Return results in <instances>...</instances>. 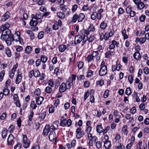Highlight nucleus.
I'll return each instance as SVG.
<instances>
[{"label":"nucleus","instance_id":"f03ea898","mask_svg":"<svg viewBox=\"0 0 149 149\" xmlns=\"http://www.w3.org/2000/svg\"><path fill=\"white\" fill-rule=\"evenodd\" d=\"M85 34H84L82 33H80L75 37L74 43L75 44H77L82 41L83 43L82 45H83L87 40H85Z\"/></svg>","mask_w":149,"mask_h":149},{"label":"nucleus","instance_id":"c9c22d12","mask_svg":"<svg viewBox=\"0 0 149 149\" xmlns=\"http://www.w3.org/2000/svg\"><path fill=\"white\" fill-rule=\"evenodd\" d=\"M98 15L97 13L95 12H93L91 15V18L93 20H95L96 18L97 19Z\"/></svg>","mask_w":149,"mask_h":149},{"label":"nucleus","instance_id":"13d9d810","mask_svg":"<svg viewBox=\"0 0 149 149\" xmlns=\"http://www.w3.org/2000/svg\"><path fill=\"white\" fill-rule=\"evenodd\" d=\"M144 73L146 75H148L149 73V69L147 67L144 68Z\"/></svg>","mask_w":149,"mask_h":149},{"label":"nucleus","instance_id":"ea45409f","mask_svg":"<svg viewBox=\"0 0 149 149\" xmlns=\"http://www.w3.org/2000/svg\"><path fill=\"white\" fill-rule=\"evenodd\" d=\"M95 30V27L93 24H91L88 28V31H94Z\"/></svg>","mask_w":149,"mask_h":149},{"label":"nucleus","instance_id":"79ce46f5","mask_svg":"<svg viewBox=\"0 0 149 149\" xmlns=\"http://www.w3.org/2000/svg\"><path fill=\"white\" fill-rule=\"evenodd\" d=\"M30 106L33 109H36L37 107V105L35 104L34 101H31Z\"/></svg>","mask_w":149,"mask_h":149},{"label":"nucleus","instance_id":"603ef678","mask_svg":"<svg viewBox=\"0 0 149 149\" xmlns=\"http://www.w3.org/2000/svg\"><path fill=\"white\" fill-rule=\"evenodd\" d=\"M15 48L16 50L19 52H21L23 50L22 47L21 46H16Z\"/></svg>","mask_w":149,"mask_h":149},{"label":"nucleus","instance_id":"cd10ccee","mask_svg":"<svg viewBox=\"0 0 149 149\" xmlns=\"http://www.w3.org/2000/svg\"><path fill=\"white\" fill-rule=\"evenodd\" d=\"M96 130L97 132L100 133L102 132L103 128L101 125H99L97 126Z\"/></svg>","mask_w":149,"mask_h":149},{"label":"nucleus","instance_id":"a878e982","mask_svg":"<svg viewBox=\"0 0 149 149\" xmlns=\"http://www.w3.org/2000/svg\"><path fill=\"white\" fill-rule=\"evenodd\" d=\"M32 48L30 46H28L26 47L25 49V52L26 53L29 54L32 51Z\"/></svg>","mask_w":149,"mask_h":149},{"label":"nucleus","instance_id":"a19ab883","mask_svg":"<svg viewBox=\"0 0 149 149\" xmlns=\"http://www.w3.org/2000/svg\"><path fill=\"white\" fill-rule=\"evenodd\" d=\"M40 75V73L38 70H34V76L35 77H38Z\"/></svg>","mask_w":149,"mask_h":149},{"label":"nucleus","instance_id":"4c0bfd02","mask_svg":"<svg viewBox=\"0 0 149 149\" xmlns=\"http://www.w3.org/2000/svg\"><path fill=\"white\" fill-rule=\"evenodd\" d=\"M47 59V56H45L44 55H42L41 57V59L40 60L43 63H45Z\"/></svg>","mask_w":149,"mask_h":149},{"label":"nucleus","instance_id":"4d7b16f0","mask_svg":"<svg viewBox=\"0 0 149 149\" xmlns=\"http://www.w3.org/2000/svg\"><path fill=\"white\" fill-rule=\"evenodd\" d=\"M55 110V107L54 106L51 107L49 110V113H53Z\"/></svg>","mask_w":149,"mask_h":149},{"label":"nucleus","instance_id":"2f4dec72","mask_svg":"<svg viewBox=\"0 0 149 149\" xmlns=\"http://www.w3.org/2000/svg\"><path fill=\"white\" fill-rule=\"evenodd\" d=\"M8 132V130L6 128L3 129L2 133V138H5Z\"/></svg>","mask_w":149,"mask_h":149},{"label":"nucleus","instance_id":"6ab92c4d","mask_svg":"<svg viewBox=\"0 0 149 149\" xmlns=\"http://www.w3.org/2000/svg\"><path fill=\"white\" fill-rule=\"evenodd\" d=\"M44 100V97H38L36 100V104L38 105H40L42 104Z\"/></svg>","mask_w":149,"mask_h":149},{"label":"nucleus","instance_id":"b1692460","mask_svg":"<svg viewBox=\"0 0 149 149\" xmlns=\"http://www.w3.org/2000/svg\"><path fill=\"white\" fill-rule=\"evenodd\" d=\"M10 15V13L9 12H6L3 16V18H2L3 20L5 21L8 19Z\"/></svg>","mask_w":149,"mask_h":149},{"label":"nucleus","instance_id":"393cba45","mask_svg":"<svg viewBox=\"0 0 149 149\" xmlns=\"http://www.w3.org/2000/svg\"><path fill=\"white\" fill-rule=\"evenodd\" d=\"M114 52H112L111 51H108L105 54V57L108 58L111 55H114Z\"/></svg>","mask_w":149,"mask_h":149},{"label":"nucleus","instance_id":"4be33fe9","mask_svg":"<svg viewBox=\"0 0 149 149\" xmlns=\"http://www.w3.org/2000/svg\"><path fill=\"white\" fill-rule=\"evenodd\" d=\"M8 87L7 86H6L4 87V88L3 89V92L4 95L6 96L8 95L10 92L8 88Z\"/></svg>","mask_w":149,"mask_h":149},{"label":"nucleus","instance_id":"412c9836","mask_svg":"<svg viewBox=\"0 0 149 149\" xmlns=\"http://www.w3.org/2000/svg\"><path fill=\"white\" fill-rule=\"evenodd\" d=\"M76 75L75 74H72L71 75V77H69L68 79V82H70L73 83L76 79Z\"/></svg>","mask_w":149,"mask_h":149},{"label":"nucleus","instance_id":"680f3d73","mask_svg":"<svg viewBox=\"0 0 149 149\" xmlns=\"http://www.w3.org/2000/svg\"><path fill=\"white\" fill-rule=\"evenodd\" d=\"M115 46L114 42H113V40L112 41L111 44L109 45V48L110 49H114L115 48Z\"/></svg>","mask_w":149,"mask_h":149},{"label":"nucleus","instance_id":"f257e3e1","mask_svg":"<svg viewBox=\"0 0 149 149\" xmlns=\"http://www.w3.org/2000/svg\"><path fill=\"white\" fill-rule=\"evenodd\" d=\"M12 37V34L11 33L10 31L8 29L2 30V35L1 38L6 42L8 46L12 44V42L13 41Z\"/></svg>","mask_w":149,"mask_h":149},{"label":"nucleus","instance_id":"a18cd8bd","mask_svg":"<svg viewBox=\"0 0 149 149\" xmlns=\"http://www.w3.org/2000/svg\"><path fill=\"white\" fill-rule=\"evenodd\" d=\"M84 65V63L81 61H79L77 63V66L79 69H81Z\"/></svg>","mask_w":149,"mask_h":149},{"label":"nucleus","instance_id":"39448f33","mask_svg":"<svg viewBox=\"0 0 149 149\" xmlns=\"http://www.w3.org/2000/svg\"><path fill=\"white\" fill-rule=\"evenodd\" d=\"M23 141L24 144L23 146L25 148H28L30 146V141L28 140L27 138L26 135H23Z\"/></svg>","mask_w":149,"mask_h":149},{"label":"nucleus","instance_id":"5701e85b","mask_svg":"<svg viewBox=\"0 0 149 149\" xmlns=\"http://www.w3.org/2000/svg\"><path fill=\"white\" fill-rule=\"evenodd\" d=\"M59 51L61 52H63L68 47L66 45H61L59 46L58 47Z\"/></svg>","mask_w":149,"mask_h":149},{"label":"nucleus","instance_id":"774afa93","mask_svg":"<svg viewBox=\"0 0 149 149\" xmlns=\"http://www.w3.org/2000/svg\"><path fill=\"white\" fill-rule=\"evenodd\" d=\"M136 111V107H132L130 110V112L132 114H134Z\"/></svg>","mask_w":149,"mask_h":149},{"label":"nucleus","instance_id":"7c9ffc66","mask_svg":"<svg viewBox=\"0 0 149 149\" xmlns=\"http://www.w3.org/2000/svg\"><path fill=\"white\" fill-rule=\"evenodd\" d=\"M103 11V9L101 8L98 11L97 13L98 15L97 19H101L102 17L101 13H102Z\"/></svg>","mask_w":149,"mask_h":149},{"label":"nucleus","instance_id":"a211bd4d","mask_svg":"<svg viewBox=\"0 0 149 149\" xmlns=\"http://www.w3.org/2000/svg\"><path fill=\"white\" fill-rule=\"evenodd\" d=\"M133 57L135 59L139 60L141 58V55L139 52H136L134 54Z\"/></svg>","mask_w":149,"mask_h":149},{"label":"nucleus","instance_id":"8fccbe9b","mask_svg":"<svg viewBox=\"0 0 149 149\" xmlns=\"http://www.w3.org/2000/svg\"><path fill=\"white\" fill-rule=\"evenodd\" d=\"M45 91L47 93H50L52 91V89L50 87H47L46 88Z\"/></svg>","mask_w":149,"mask_h":149},{"label":"nucleus","instance_id":"20e7f679","mask_svg":"<svg viewBox=\"0 0 149 149\" xmlns=\"http://www.w3.org/2000/svg\"><path fill=\"white\" fill-rule=\"evenodd\" d=\"M85 17V15L83 13H81L79 15L76 14L73 16L72 22L75 23L77 20L78 22H82Z\"/></svg>","mask_w":149,"mask_h":149},{"label":"nucleus","instance_id":"c756f323","mask_svg":"<svg viewBox=\"0 0 149 149\" xmlns=\"http://www.w3.org/2000/svg\"><path fill=\"white\" fill-rule=\"evenodd\" d=\"M58 17L60 18H64L65 17V15L64 13L61 12H59L57 13Z\"/></svg>","mask_w":149,"mask_h":149},{"label":"nucleus","instance_id":"864d4df0","mask_svg":"<svg viewBox=\"0 0 149 149\" xmlns=\"http://www.w3.org/2000/svg\"><path fill=\"white\" fill-rule=\"evenodd\" d=\"M96 146L97 148H100L102 146L101 142L100 141H98L96 143Z\"/></svg>","mask_w":149,"mask_h":149},{"label":"nucleus","instance_id":"c03bdc74","mask_svg":"<svg viewBox=\"0 0 149 149\" xmlns=\"http://www.w3.org/2000/svg\"><path fill=\"white\" fill-rule=\"evenodd\" d=\"M22 147V144L20 142H18L14 147V149H20Z\"/></svg>","mask_w":149,"mask_h":149},{"label":"nucleus","instance_id":"f3484780","mask_svg":"<svg viewBox=\"0 0 149 149\" xmlns=\"http://www.w3.org/2000/svg\"><path fill=\"white\" fill-rule=\"evenodd\" d=\"M14 139V136L12 134H10L8 136L7 139L8 144V145H11Z\"/></svg>","mask_w":149,"mask_h":149},{"label":"nucleus","instance_id":"9b49d317","mask_svg":"<svg viewBox=\"0 0 149 149\" xmlns=\"http://www.w3.org/2000/svg\"><path fill=\"white\" fill-rule=\"evenodd\" d=\"M17 67L18 64L17 63L13 66V68L10 71L9 77L10 78L12 79L13 78L15 74V72Z\"/></svg>","mask_w":149,"mask_h":149},{"label":"nucleus","instance_id":"49530a36","mask_svg":"<svg viewBox=\"0 0 149 149\" xmlns=\"http://www.w3.org/2000/svg\"><path fill=\"white\" fill-rule=\"evenodd\" d=\"M132 92L130 87H128L127 88L125 91V93L127 95H129L131 94Z\"/></svg>","mask_w":149,"mask_h":149},{"label":"nucleus","instance_id":"6e6d98bb","mask_svg":"<svg viewBox=\"0 0 149 149\" xmlns=\"http://www.w3.org/2000/svg\"><path fill=\"white\" fill-rule=\"evenodd\" d=\"M44 32H40L38 34V38L39 39L42 38L44 36Z\"/></svg>","mask_w":149,"mask_h":149},{"label":"nucleus","instance_id":"bf43d9fd","mask_svg":"<svg viewBox=\"0 0 149 149\" xmlns=\"http://www.w3.org/2000/svg\"><path fill=\"white\" fill-rule=\"evenodd\" d=\"M132 10V8L131 6H128L126 8V11L127 13L129 14Z\"/></svg>","mask_w":149,"mask_h":149},{"label":"nucleus","instance_id":"6e6552de","mask_svg":"<svg viewBox=\"0 0 149 149\" xmlns=\"http://www.w3.org/2000/svg\"><path fill=\"white\" fill-rule=\"evenodd\" d=\"M76 133L77 134L76 137L78 139H80L84 134V131L82 130L81 128L80 127L77 128L76 131Z\"/></svg>","mask_w":149,"mask_h":149},{"label":"nucleus","instance_id":"72a5a7b5","mask_svg":"<svg viewBox=\"0 0 149 149\" xmlns=\"http://www.w3.org/2000/svg\"><path fill=\"white\" fill-rule=\"evenodd\" d=\"M136 5H137L138 8L140 10L143 9L145 6L144 3L141 2L139 3Z\"/></svg>","mask_w":149,"mask_h":149},{"label":"nucleus","instance_id":"aec40b11","mask_svg":"<svg viewBox=\"0 0 149 149\" xmlns=\"http://www.w3.org/2000/svg\"><path fill=\"white\" fill-rule=\"evenodd\" d=\"M92 55L94 57H96V60L98 61L100 59V57L99 56V53L97 51H94L93 52Z\"/></svg>","mask_w":149,"mask_h":149},{"label":"nucleus","instance_id":"423d86ee","mask_svg":"<svg viewBox=\"0 0 149 149\" xmlns=\"http://www.w3.org/2000/svg\"><path fill=\"white\" fill-rule=\"evenodd\" d=\"M61 121L60 123V125L62 127L65 126L66 124L68 127H70L72 124V121L70 119H68V120L66 119H64L62 120L61 119Z\"/></svg>","mask_w":149,"mask_h":149},{"label":"nucleus","instance_id":"de8ad7c7","mask_svg":"<svg viewBox=\"0 0 149 149\" xmlns=\"http://www.w3.org/2000/svg\"><path fill=\"white\" fill-rule=\"evenodd\" d=\"M34 114L33 112L32 111H31L30 114H29V121H32V118Z\"/></svg>","mask_w":149,"mask_h":149},{"label":"nucleus","instance_id":"338daca9","mask_svg":"<svg viewBox=\"0 0 149 149\" xmlns=\"http://www.w3.org/2000/svg\"><path fill=\"white\" fill-rule=\"evenodd\" d=\"M90 82L87 81H85L84 82V86L86 88L88 87L90 85Z\"/></svg>","mask_w":149,"mask_h":149},{"label":"nucleus","instance_id":"e2e57ef3","mask_svg":"<svg viewBox=\"0 0 149 149\" xmlns=\"http://www.w3.org/2000/svg\"><path fill=\"white\" fill-rule=\"evenodd\" d=\"M109 95V90H107L104 93L103 97L104 98H106L108 97Z\"/></svg>","mask_w":149,"mask_h":149},{"label":"nucleus","instance_id":"bb28decb","mask_svg":"<svg viewBox=\"0 0 149 149\" xmlns=\"http://www.w3.org/2000/svg\"><path fill=\"white\" fill-rule=\"evenodd\" d=\"M111 146V142L108 140L106 141L104 145V146L106 149H108Z\"/></svg>","mask_w":149,"mask_h":149},{"label":"nucleus","instance_id":"f704fd0d","mask_svg":"<svg viewBox=\"0 0 149 149\" xmlns=\"http://www.w3.org/2000/svg\"><path fill=\"white\" fill-rule=\"evenodd\" d=\"M6 53L8 57H10L11 56V53L10 49L7 47L6 49Z\"/></svg>","mask_w":149,"mask_h":149},{"label":"nucleus","instance_id":"4468645a","mask_svg":"<svg viewBox=\"0 0 149 149\" xmlns=\"http://www.w3.org/2000/svg\"><path fill=\"white\" fill-rule=\"evenodd\" d=\"M59 124V122L57 120L54 121L52 123L50 127V128L54 130L57 129L58 128V125Z\"/></svg>","mask_w":149,"mask_h":149},{"label":"nucleus","instance_id":"7ed1b4c3","mask_svg":"<svg viewBox=\"0 0 149 149\" xmlns=\"http://www.w3.org/2000/svg\"><path fill=\"white\" fill-rule=\"evenodd\" d=\"M42 15L40 13H38L36 14V16H34L32 18V20L30 22L31 26H36L38 24V19H40L42 17L43 18Z\"/></svg>","mask_w":149,"mask_h":149},{"label":"nucleus","instance_id":"dca6fc26","mask_svg":"<svg viewBox=\"0 0 149 149\" xmlns=\"http://www.w3.org/2000/svg\"><path fill=\"white\" fill-rule=\"evenodd\" d=\"M22 73L21 72L18 71L17 76L15 80V83L16 84H18L21 81L22 77L21 76Z\"/></svg>","mask_w":149,"mask_h":149},{"label":"nucleus","instance_id":"052dcab7","mask_svg":"<svg viewBox=\"0 0 149 149\" xmlns=\"http://www.w3.org/2000/svg\"><path fill=\"white\" fill-rule=\"evenodd\" d=\"M9 24L7 23L6 24H5L4 25L2 26V27L1 28L2 30H4L6 29H8V28L9 26Z\"/></svg>","mask_w":149,"mask_h":149},{"label":"nucleus","instance_id":"69168bd1","mask_svg":"<svg viewBox=\"0 0 149 149\" xmlns=\"http://www.w3.org/2000/svg\"><path fill=\"white\" fill-rule=\"evenodd\" d=\"M37 3L39 5H42L45 4L44 1L43 0H38Z\"/></svg>","mask_w":149,"mask_h":149},{"label":"nucleus","instance_id":"c85d7f7f","mask_svg":"<svg viewBox=\"0 0 149 149\" xmlns=\"http://www.w3.org/2000/svg\"><path fill=\"white\" fill-rule=\"evenodd\" d=\"M123 132L124 133V134L127 136L128 131L127 130V126L126 125H125L122 128Z\"/></svg>","mask_w":149,"mask_h":149},{"label":"nucleus","instance_id":"37998d69","mask_svg":"<svg viewBox=\"0 0 149 149\" xmlns=\"http://www.w3.org/2000/svg\"><path fill=\"white\" fill-rule=\"evenodd\" d=\"M5 74V71L4 70L2 71L0 73V81H1L3 79V77Z\"/></svg>","mask_w":149,"mask_h":149},{"label":"nucleus","instance_id":"09e8293b","mask_svg":"<svg viewBox=\"0 0 149 149\" xmlns=\"http://www.w3.org/2000/svg\"><path fill=\"white\" fill-rule=\"evenodd\" d=\"M131 115L129 114H126L125 115V118L127 119H130L132 121H134V119L133 118H131Z\"/></svg>","mask_w":149,"mask_h":149},{"label":"nucleus","instance_id":"2eb2a0df","mask_svg":"<svg viewBox=\"0 0 149 149\" xmlns=\"http://www.w3.org/2000/svg\"><path fill=\"white\" fill-rule=\"evenodd\" d=\"M49 130V125H46L43 131L44 136H45L47 135Z\"/></svg>","mask_w":149,"mask_h":149},{"label":"nucleus","instance_id":"0e129e2a","mask_svg":"<svg viewBox=\"0 0 149 149\" xmlns=\"http://www.w3.org/2000/svg\"><path fill=\"white\" fill-rule=\"evenodd\" d=\"M146 16L145 15H142L139 18V19L140 21L141 22H144Z\"/></svg>","mask_w":149,"mask_h":149},{"label":"nucleus","instance_id":"58836bf2","mask_svg":"<svg viewBox=\"0 0 149 149\" xmlns=\"http://www.w3.org/2000/svg\"><path fill=\"white\" fill-rule=\"evenodd\" d=\"M107 26V24L104 22H102L100 25V27L103 29H105Z\"/></svg>","mask_w":149,"mask_h":149},{"label":"nucleus","instance_id":"ddd939ff","mask_svg":"<svg viewBox=\"0 0 149 149\" xmlns=\"http://www.w3.org/2000/svg\"><path fill=\"white\" fill-rule=\"evenodd\" d=\"M66 84L65 83H62L59 87V91L60 92H65L67 89Z\"/></svg>","mask_w":149,"mask_h":149},{"label":"nucleus","instance_id":"3c124183","mask_svg":"<svg viewBox=\"0 0 149 149\" xmlns=\"http://www.w3.org/2000/svg\"><path fill=\"white\" fill-rule=\"evenodd\" d=\"M93 59V57L92 54L88 55L87 58V60L88 62L91 61Z\"/></svg>","mask_w":149,"mask_h":149},{"label":"nucleus","instance_id":"1a4fd4ad","mask_svg":"<svg viewBox=\"0 0 149 149\" xmlns=\"http://www.w3.org/2000/svg\"><path fill=\"white\" fill-rule=\"evenodd\" d=\"M13 99L14 102L16 104L17 107H20L21 105L19 100V98L18 95L17 94H14L13 95Z\"/></svg>","mask_w":149,"mask_h":149},{"label":"nucleus","instance_id":"0eeeda50","mask_svg":"<svg viewBox=\"0 0 149 149\" xmlns=\"http://www.w3.org/2000/svg\"><path fill=\"white\" fill-rule=\"evenodd\" d=\"M107 72V67L103 66V67L100 68L99 72V75L101 76H103L106 74Z\"/></svg>","mask_w":149,"mask_h":149},{"label":"nucleus","instance_id":"f8f14e48","mask_svg":"<svg viewBox=\"0 0 149 149\" xmlns=\"http://www.w3.org/2000/svg\"><path fill=\"white\" fill-rule=\"evenodd\" d=\"M20 38V33L19 31H17L15 32L14 37L13 35L12 34V37L13 41H15L16 42H18Z\"/></svg>","mask_w":149,"mask_h":149},{"label":"nucleus","instance_id":"473e14b6","mask_svg":"<svg viewBox=\"0 0 149 149\" xmlns=\"http://www.w3.org/2000/svg\"><path fill=\"white\" fill-rule=\"evenodd\" d=\"M46 115V112H43L41 113H40L39 114V117L42 120H44Z\"/></svg>","mask_w":149,"mask_h":149},{"label":"nucleus","instance_id":"9d476101","mask_svg":"<svg viewBox=\"0 0 149 149\" xmlns=\"http://www.w3.org/2000/svg\"><path fill=\"white\" fill-rule=\"evenodd\" d=\"M49 138L50 141H53L56 139V134L54 131L50 132L49 135Z\"/></svg>","mask_w":149,"mask_h":149},{"label":"nucleus","instance_id":"5fc2aeb1","mask_svg":"<svg viewBox=\"0 0 149 149\" xmlns=\"http://www.w3.org/2000/svg\"><path fill=\"white\" fill-rule=\"evenodd\" d=\"M128 80L129 81L130 83L131 84L133 82V76L132 75H131L129 76L128 78Z\"/></svg>","mask_w":149,"mask_h":149},{"label":"nucleus","instance_id":"e433bc0d","mask_svg":"<svg viewBox=\"0 0 149 149\" xmlns=\"http://www.w3.org/2000/svg\"><path fill=\"white\" fill-rule=\"evenodd\" d=\"M41 93L40 90L39 88H37L36 89L34 92V95L35 96L37 97L39 96Z\"/></svg>","mask_w":149,"mask_h":149}]
</instances>
